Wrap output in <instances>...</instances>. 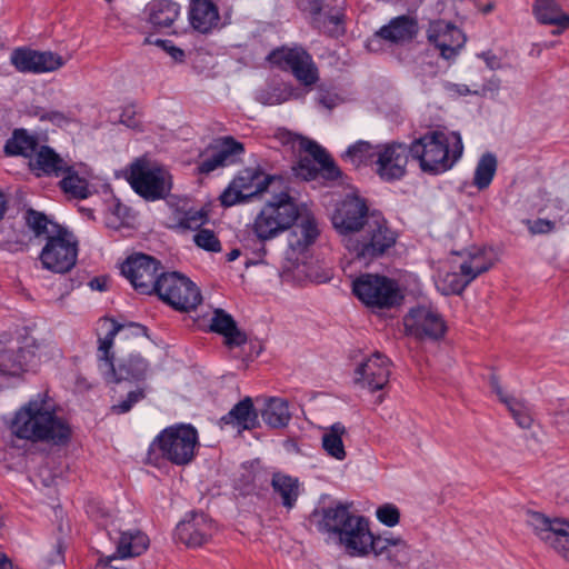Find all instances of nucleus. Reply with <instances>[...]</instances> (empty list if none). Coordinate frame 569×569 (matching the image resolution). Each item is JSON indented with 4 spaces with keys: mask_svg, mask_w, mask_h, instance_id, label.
<instances>
[{
    "mask_svg": "<svg viewBox=\"0 0 569 569\" xmlns=\"http://www.w3.org/2000/svg\"><path fill=\"white\" fill-rule=\"evenodd\" d=\"M7 442L24 452L46 451L52 446H64L71 438L72 429H9Z\"/></svg>",
    "mask_w": 569,
    "mask_h": 569,
    "instance_id": "16",
    "label": "nucleus"
},
{
    "mask_svg": "<svg viewBox=\"0 0 569 569\" xmlns=\"http://www.w3.org/2000/svg\"><path fill=\"white\" fill-rule=\"evenodd\" d=\"M258 410L251 397L247 396L237 402L221 421L224 425H236L237 427H249V423L258 422Z\"/></svg>",
    "mask_w": 569,
    "mask_h": 569,
    "instance_id": "43",
    "label": "nucleus"
},
{
    "mask_svg": "<svg viewBox=\"0 0 569 569\" xmlns=\"http://www.w3.org/2000/svg\"><path fill=\"white\" fill-rule=\"evenodd\" d=\"M273 491L279 493L282 500V505L291 509L299 497V481L297 478L283 475L274 473L271 480Z\"/></svg>",
    "mask_w": 569,
    "mask_h": 569,
    "instance_id": "46",
    "label": "nucleus"
},
{
    "mask_svg": "<svg viewBox=\"0 0 569 569\" xmlns=\"http://www.w3.org/2000/svg\"><path fill=\"white\" fill-rule=\"evenodd\" d=\"M479 58H481L486 66L490 70H498L501 68V60L500 58L495 54L492 51H485L478 54Z\"/></svg>",
    "mask_w": 569,
    "mask_h": 569,
    "instance_id": "60",
    "label": "nucleus"
},
{
    "mask_svg": "<svg viewBox=\"0 0 569 569\" xmlns=\"http://www.w3.org/2000/svg\"><path fill=\"white\" fill-rule=\"evenodd\" d=\"M146 397V388L139 387L136 390L128 392L127 397L111 407L112 412L122 415L128 412L136 403L143 400Z\"/></svg>",
    "mask_w": 569,
    "mask_h": 569,
    "instance_id": "52",
    "label": "nucleus"
},
{
    "mask_svg": "<svg viewBox=\"0 0 569 569\" xmlns=\"http://www.w3.org/2000/svg\"><path fill=\"white\" fill-rule=\"evenodd\" d=\"M198 441L197 429H162L150 443L146 463L160 467L163 460L177 466L191 462Z\"/></svg>",
    "mask_w": 569,
    "mask_h": 569,
    "instance_id": "7",
    "label": "nucleus"
},
{
    "mask_svg": "<svg viewBox=\"0 0 569 569\" xmlns=\"http://www.w3.org/2000/svg\"><path fill=\"white\" fill-rule=\"evenodd\" d=\"M377 146H372L367 141H357L350 146L343 153L346 161H349L355 167L362 164H375Z\"/></svg>",
    "mask_w": 569,
    "mask_h": 569,
    "instance_id": "49",
    "label": "nucleus"
},
{
    "mask_svg": "<svg viewBox=\"0 0 569 569\" xmlns=\"http://www.w3.org/2000/svg\"><path fill=\"white\" fill-rule=\"evenodd\" d=\"M532 12L541 24L569 28V13L563 12L555 0H536Z\"/></svg>",
    "mask_w": 569,
    "mask_h": 569,
    "instance_id": "38",
    "label": "nucleus"
},
{
    "mask_svg": "<svg viewBox=\"0 0 569 569\" xmlns=\"http://www.w3.org/2000/svg\"><path fill=\"white\" fill-rule=\"evenodd\" d=\"M418 21L410 16H399L389 21L379 31L378 36L393 43L411 41L418 33Z\"/></svg>",
    "mask_w": 569,
    "mask_h": 569,
    "instance_id": "35",
    "label": "nucleus"
},
{
    "mask_svg": "<svg viewBox=\"0 0 569 569\" xmlns=\"http://www.w3.org/2000/svg\"><path fill=\"white\" fill-rule=\"evenodd\" d=\"M67 166L68 162L48 146H41L37 149L29 161V167L37 177L59 178L63 174Z\"/></svg>",
    "mask_w": 569,
    "mask_h": 569,
    "instance_id": "30",
    "label": "nucleus"
},
{
    "mask_svg": "<svg viewBox=\"0 0 569 569\" xmlns=\"http://www.w3.org/2000/svg\"><path fill=\"white\" fill-rule=\"evenodd\" d=\"M63 560H64L63 547H62L61 542H58L54 546V550H53L52 555L50 557H48L46 559V561H47V565L51 566V565L62 563Z\"/></svg>",
    "mask_w": 569,
    "mask_h": 569,
    "instance_id": "63",
    "label": "nucleus"
},
{
    "mask_svg": "<svg viewBox=\"0 0 569 569\" xmlns=\"http://www.w3.org/2000/svg\"><path fill=\"white\" fill-rule=\"evenodd\" d=\"M188 18L191 27L201 33L211 31L220 19L213 0H190Z\"/></svg>",
    "mask_w": 569,
    "mask_h": 569,
    "instance_id": "32",
    "label": "nucleus"
},
{
    "mask_svg": "<svg viewBox=\"0 0 569 569\" xmlns=\"http://www.w3.org/2000/svg\"><path fill=\"white\" fill-rule=\"evenodd\" d=\"M398 234L380 216H370L356 237L345 240L346 249L366 264L386 254L397 242Z\"/></svg>",
    "mask_w": 569,
    "mask_h": 569,
    "instance_id": "6",
    "label": "nucleus"
},
{
    "mask_svg": "<svg viewBox=\"0 0 569 569\" xmlns=\"http://www.w3.org/2000/svg\"><path fill=\"white\" fill-rule=\"evenodd\" d=\"M347 429H327L321 437L322 449L328 456L337 460H343L347 456L343 437Z\"/></svg>",
    "mask_w": 569,
    "mask_h": 569,
    "instance_id": "50",
    "label": "nucleus"
},
{
    "mask_svg": "<svg viewBox=\"0 0 569 569\" xmlns=\"http://www.w3.org/2000/svg\"><path fill=\"white\" fill-rule=\"evenodd\" d=\"M500 79L497 77H493L489 79L480 90H473V94L477 96H485L487 92H498L500 89Z\"/></svg>",
    "mask_w": 569,
    "mask_h": 569,
    "instance_id": "61",
    "label": "nucleus"
},
{
    "mask_svg": "<svg viewBox=\"0 0 569 569\" xmlns=\"http://www.w3.org/2000/svg\"><path fill=\"white\" fill-rule=\"evenodd\" d=\"M156 44L161 47L176 62L184 60V51L176 47L170 40H157Z\"/></svg>",
    "mask_w": 569,
    "mask_h": 569,
    "instance_id": "57",
    "label": "nucleus"
},
{
    "mask_svg": "<svg viewBox=\"0 0 569 569\" xmlns=\"http://www.w3.org/2000/svg\"><path fill=\"white\" fill-rule=\"evenodd\" d=\"M409 156L411 157L410 144L396 141L377 144L376 173L386 182L402 179L407 173Z\"/></svg>",
    "mask_w": 569,
    "mask_h": 569,
    "instance_id": "19",
    "label": "nucleus"
},
{
    "mask_svg": "<svg viewBox=\"0 0 569 569\" xmlns=\"http://www.w3.org/2000/svg\"><path fill=\"white\" fill-rule=\"evenodd\" d=\"M157 295L163 302L179 311L193 310L202 300L197 284L177 271L161 273Z\"/></svg>",
    "mask_w": 569,
    "mask_h": 569,
    "instance_id": "11",
    "label": "nucleus"
},
{
    "mask_svg": "<svg viewBox=\"0 0 569 569\" xmlns=\"http://www.w3.org/2000/svg\"><path fill=\"white\" fill-rule=\"evenodd\" d=\"M458 254L461 258L459 269L475 274V279L493 266L492 251L486 248L472 247Z\"/></svg>",
    "mask_w": 569,
    "mask_h": 569,
    "instance_id": "37",
    "label": "nucleus"
},
{
    "mask_svg": "<svg viewBox=\"0 0 569 569\" xmlns=\"http://www.w3.org/2000/svg\"><path fill=\"white\" fill-rule=\"evenodd\" d=\"M161 269V263L158 260L143 253L130 256L121 264V273L134 290L142 295L157 293Z\"/></svg>",
    "mask_w": 569,
    "mask_h": 569,
    "instance_id": "13",
    "label": "nucleus"
},
{
    "mask_svg": "<svg viewBox=\"0 0 569 569\" xmlns=\"http://www.w3.org/2000/svg\"><path fill=\"white\" fill-rule=\"evenodd\" d=\"M24 220L37 238L46 237V240L53 234V230L64 229V227L51 221L44 213L33 209L26 211Z\"/></svg>",
    "mask_w": 569,
    "mask_h": 569,
    "instance_id": "47",
    "label": "nucleus"
},
{
    "mask_svg": "<svg viewBox=\"0 0 569 569\" xmlns=\"http://www.w3.org/2000/svg\"><path fill=\"white\" fill-rule=\"evenodd\" d=\"M89 286L93 290L104 291L107 290V281L102 278H93L90 280Z\"/></svg>",
    "mask_w": 569,
    "mask_h": 569,
    "instance_id": "64",
    "label": "nucleus"
},
{
    "mask_svg": "<svg viewBox=\"0 0 569 569\" xmlns=\"http://www.w3.org/2000/svg\"><path fill=\"white\" fill-rule=\"evenodd\" d=\"M342 99L340 96L336 92H332L330 90H326L322 87L318 90V102L326 109H333L338 104H340Z\"/></svg>",
    "mask_w": 569,
    "mask_h": 569,
    "instance_id": "56",
    "label": "nucleus"
},
{
    "mask_svg": "<svg viewBox=\"0 0 569 569\" xmlns=\"http://www.w3.org/2000/svg\"><path fill=\"white\" fill-rule=\"evenodd\" d=\"M391 361L381 352L363 358L353 370L355 383L369 392L382 391L389 383Z\"/></svg>",
    "mask_w": 569,
    "mask_h": 569,
    "instance_id": "20",
    "label": "nucleus"
},
{
    "mask_svg": "<svg viewBox=\"0 0 569 569\" xmlns=\"http://www.w3.org/2000/svg\"><path fill=\"white\" fill-rule=\"evenodd\" d=\"M210 151H214L217 159L222 167H229L237 163L244 154V146L232 136L220 137L210 146Z\"/></svg>",
    "mask_w": 569,
    "mask_h": 569,
    "instance_id": "42",
    "label": "nucleus"
},
{
    "mask_svg": "<svg viewBox=\"0 0 569 569\" xmlns=\"http://www.w3.org/2000/svg\"><path fill=\"white\" fill-rule=\"evenodd\" d=\"M473 280L475 274L466 273L459 269V271H450L440 277L437 282V287L443 295H459Z\"/></svg>",
    "mask_w": 569,
    "mask_h": 569,
    "instance_id": "48",
    "label": "nucleus"
},
{
    "mask_svg": "<svg viewBox=\"0 0 569 569\" xmlns=\"http://www.w3.org/2000/svg\"><path fill=\"white\" fill-rule=\"evenodd\" d=\"M40 118L41 120L50 121L51 123L59 127L68 124L71 120V118L68 114L58 110L47 111Z\"/></svg>",
    "mask_w": 569,
    "mask_h": 569,
    "instance_id": "58",
    "label": "nucleus"
},
{
    "mask_svg": "<svg viewBox=\"0 0 569 569\" xmlns=\"http://www.w3.org/2000/svg\"><path fill=\"white\" fill-rule=\"evenodd\" d=\"M128 181L134 192L148 201L166 198L172 188L170 172L147 158H139L131 163Z\"/></svg>",
    "mask_w": 569,
    "mask_h": 569,
    "instance_id": "8",
    "label": "nucleus"
},
{
    "mask_svg": "<svg viewBox=\"0 0 569 569\" xmlns=\"http://www.w3.org/2000/svg\"><path fill=\"white\" fill-rule=\"evenodd\" d=\"M319 228L316 219L311 216H306L288 234V249L286 251V259L292 264L298 267L307 260V251L315 243L319 237Z\"/></svg>",
    "mask_w": 569,
    "mask_h": 569,
    "instance_id": "24",
    "label": "nucleus"
},
{
    "mask_svg": "<svg viewBox=\"0 0 569 569\" xmlns=\"http://www.w3.org/2000/svg\"><path fill=\"white\" fill-rule=\"evenodd\" d=\"M371 552L376 556H385L395 567L406 566L410 561V547L400 537L377 536Z\"/></svg>",
    "mask_w": 569,
    "mask_h": 569,
    "instance_id": "29",
    "label": "nucleus"
},
{
    "mask_svg": "<svg viewBox=\"0 0 569 569\" xmlns=\"http://www.w3.org/2000/svg\"><path fill=\"white\" fill-rule=\"evenodd\" d=\"M298 218L299 208L295 199L288 191H280L264 202L248 227L260 242H266L290 229Z\"/></svg>",
    "mask_w": 569,
    "mask_h": 569,
    "instance_id": "4",
    "label": "nucleus"
},
{
    "mask_svg": "<svg viewBox=\"0 0 569 569\" xmlns=\"http://www.w3.org/2000/svg\"><path fill=\"white\" fill-rule=\"evenodd\" d=\"M296 174L305 180H313L318 177V168L309 158H301L295 167Z\"/></svg>",
    "mask_w": 569,
    "mask_h": 569,
    "instance_id": "55",
    "label": "nucleus"
},
{
    "mask_svg": "<svg viewBox=\"0 0 569 569\" xmlns=\"http://www.w3.org/2000/svg\"><path fill=\"white\" fill-rule=\"evenodd\" d=\"M213 521L203 512H190L177 527L176 537L188 547H200L214 533Z\"/></svg>",
    "mask_w": 569,
    "mask_h": 569,
    "instance_id": "26",
    "label": "nucleus"
},
{
    "mask_svg": "<svg viewBox=\"0 0 569 569\" xmlns=\"http://www.w3.org/2000/svg\"><path fill=\"white\" fill-rule=\"evenodd\" d=\"M429 43L439 50L445 60H455L466 44V36L453 23L445 20H435L427 30Z\"/></svg>",
    "mask_w": 569,
    "mask_h": 569,
    "instance_id": "22",
    "label": "nucleus"
},
{
    "mask_svg": "<svg viewBox=\"0 0 569 569\" xmlns=\"http://www.w3.org/2000/svg\"><path fill=\"white\" fill-rule=\"evenodd\" d=\"M122 329L111 318L104 317L98 321V368L108 382H120L122 380L142 381L151 373L149 362L140 355H129L119 366H114V353L112 347L114 338Z\"/></svg>",
    "mask_w": 569,
    "mask_h": 569,
    "instance_id": "2",
    "label": "nucleus"
},
{
    "mask_svg": "<svg viewBox=\"0 0 569 569\" xmlns=\"http://www.w3.org/2000/svg\"><path fill=\"white\" fill-rule=\"evenodd\" d=\"M53 347L38 342L33 337L11 339L0 337V377H16L33 370L51 359Z\"/></svg>",
    "mask_w": 569,
    "mask_h": 569,
    "instance_id": "3",
    "label": "nucleus"
},
{
    "mask_svg": "<svg viewBox=\"0 0 569 569\" xmlns=\"http://www.w3.org/2000/svg\"><path fill=\"white\" fill-rule=\"evenodd\" d=\"M410 150L422 172L438 176L460 161L465 146L460 132L438 127L415 138Z\"/></svg>",
    "mask_w": 569,
    "mask_h": 569,
    "instance_id": "1",
    "label": "nucleus"
},
{
    "mask_svg": "<svg viewBox=\"0 0 569 569\" xmlns=\"http://www.w3.org/2000/svg\"><path fill=\"white\" fill-rule=\"evenodd\" d=\"M352 293L372 313L402 305L405 295L399 282L379 273H362L352 281Z\"/></svg>",
    "mask_w": 569,
    "mask_h": 569,
    "instance_id": "5",
    "label": "nucleus"
},
{
    "mask_svg": "<svg viewBox=\"0 0 569 569\" xmlns=\"http://www.w3.org/2000/svg\"><path fill=\"white\" fill-rule=\"evenodd\" d=\"M377 518L378 520L388 526L393 527L399 522L400 512L399 509L391 503H386L377 509Z\"/></svg>",
    "mask_w": 569,
    "mask_h": 569,
    "instance_id": "53",
    "label": "nucleus"
},
{
    "mask_svg": "<svg viewBox=\"0 0 569 569\" xmlns=\"http://www.w3.org/2000/svg\"><path fill=\"white\" fill-rule=\"evenodd\" d=\"M220 168L223 167L217 159L214 151H210L209 154L202 156L197 162V171L200 174H209Z\"/></svg>",
    "mask_w": 569,
    "mask_h": 569,
    "instance_id": "54",
    "label": "nucleus"
},
{
    "mask_svg": "<svg viewBox=\"0 0 569 569\" xmlns=\"http://www.w3.org/2000/svg\"><path fill=\"white\" fill-rule=\"evenodd\" d=\"M497 169L498 160L496 154L485 152L476 164L472 184L480 191L488 189L496 176Z\"/></svg>",
    "mask_w": 569,
    "mask_h": 569,
    "instance_id": "45",
    "label": "nucleus"
},
{
    "mask_svg": "<svg viewBox=\"0 0 569 569\" xmlns=\"http://www.w3.org/2000/svg\"><path fill=\"white\" fill-rule=\"evenodd\" d=\"M257 402H262L260 415L268 427H288L292 412L287 399L281 397L261 396Z\"/></svg>",
    "mask_w": 569,
    "mask_h": 569,
    "instance_id": "34",
    "label": "nucleus"
},
{
    "mask_svg": "<svg viewBox=\"0 0 569 569\" xmlns=\"http://www.w3.org/2000/svg\"><path fill=\"white\" fill-rule=\"evenodd\" d=\"M210 330L222 336L228 348L241 347L247 342V335L241 331L231 315L216 309L210 322Z\"/></svg>",
    "mask_w": 569,
    "mask_h": 569,
    "instance_id": "33",
    "label": "nucleus"
},
{
    "mask_svg": "<svg viewBox=\"0 0 569 569\" xmlns=\"http://www.w3.org/2000/svg\"><path fill=\"white\" fill-rule=\"evenodd\" d=\"M10 62L22 73H46L52 72L64 66L61 56L51 51H37L30 48L20 47L10 54Z\"/></svg>",
    "mask_w": 569,
    "mask_h": 569,
    "instance_id": "23",
    "label": "nucleus"
},
{
    "mask_svg": "<svg viewBox=\"0 0 569 569\" xmlns=\"http://www.w3.org/2000/svg\"><path fill=\"white\" fill-rule=\"evenodd\" d=\"M59 180V188L69 198L83 200L92 194V172L83 163L69 164L63 170Z\"/></svg>",
    "mask_w": 569,
    "mask_h": 569,
    "instance_id": "27",
    "label": "nucleus"
},
{
    "mask_svg": "<svg viewBox=\"0 0 569 569\" xmlns=\"http://www.w3.org/2000/svg\"><path fill=\"white\" fill-rule=\"evenodd\" d=\"M356 515L351 513L347 505L337 503L321 510L319 529L339 535Z\"/></svg>",
    "mask_w": 569,
    "mask_h": 569,
    "instance_id": "39",
    "label": "nucleus"
},
{
    "mask_svg": "<svg viewBox=\"0 0 569 569\" xmlns=\"http://www.w3.org/2000/svg\"><path fill=\"white\" fill-rule=\"evenodd\" d=\"M268 60L282 70L291 71L305 87H311L319 80V71L311 54L301 46L274 49Z\"/></svg>",
    "mask_w": 569,
    "mask_h": 569,
    "instance_id": "12",
    "label": "nucleus"
},
{
    "mask_svg": "<svg viewBox=\"0 0 569 569\" xmlns=\"http://www.w3.org/2000/svg\"><path fill=\"white\" fill-rule=\"evenodd\" d=\"M194 243L207 251L219 252L221 243L213 231L209 229H199L193 236Z\"/></svg>",
    "mask_w": 569,
    "mask_h": 569,
    "instance_id": "51",
    "label": "nucleus"
},
{
    "mask_svg": "<svg viewBox=\"0 0 569 569\" xmlns=\"http://www.w3.org/2000/svg\"><path fill=\"white\" fill-rule=\"evenodd\" d=\"M490 387L500 401L507 406L519 427H529L532 423L530 408L525 402L506 395L495 376L490 378Z\"/></svg>",
    "mask_w": 569,
    "mask_h": 569,
    "instance_id": "41",
    "label": "nucleus"
},
{
    "mask_svg": "<svg viewBox=\"0 0 569 569\" xmlns=\"http://www.w3.org/2000/svg\"><path fill=\"white\" fill-rule=\"evenodd\" d=\"M38 149V139L26 129H16L12 136L6 141L3 151L6 156H21L30 158Z\"/></svg>",
    "mask_w": 569,
    "mask_h": 569,
    "instance_id": "40",
    "label": "nucleus"
},
{
    "mask_svg": "<svg viewBox=\"0 0 569 569\" xmlns=\"http://www.w3.org/2000/svg\"><path fill=\"white\" fill-rule=\"evenodd\" d=\"M208 221V213L203 209L190 208L188 210L174 209L170 216L169 227L174 230H198Z\"/></svg>",
    "mask_w": 569,
    "mask_h": 569,
    "instance_id": "44",
    "label": "nucleus"
},
{
    "mask_svg": "<svg viewBox=\"0 0 569 569\" xmlns=\"http://www.w3.org/2000/svg\"><path fill=\"white\" fill-rule=\"evenodd\" d=\"M407 335L419 339L438 340L446 332V322L441 315L430 306L411 308L403 317Z\"/></svg>",
    "mask_w": 569,
    "mask_h": 569,
    "instance_id": "21",
    "label": "nucleus"
},
{
    "mask_svg": "<svg viewBox=\"0 0 569 569\" xmlns=\"http://www.w3.org/2000/svg\"><path fill=\"white\" fill-rule=\"evenodd\" d=\"M259 100L264 104L276 106V104H280V103L284 102L287 100V98L282 97L281 93H277V92H272V93L262 92L259 96Z\"/></svg>",
    "mask_w": 569,
    "mask_h": 569,
    "instance_id": "62",
    "label": "nucleus"
},
{
    "mask_svg": "<svg viewBox=\"0 0 569 569\" xmlns=\"http://www.w3.org/2000/svg\"><path fill=\"white\" fill-rule=\"evenodd\" d=\"M53 231V234L46 240L39 260L43 269L63 274L77 263L79 242L67 228Z\"/></svg>",
    "mask_w": 569,
    "mask_h": 569,
    "instance_id": "9",
    "label": "nucleus"
},
{
    "mask_svg": "<svg viewBox=\"0 0 569 569\" xmlns=\"http://www.w3.org/2000/svg\"><path fill=\"white\" fill-rule=\"evenodd\" d=\"M10 427H68L57 416L54 405L47 392H39L23 405L11 420Z\"/></svg>",
    "mask_w": 569,
    "mask_h": 569,
    "instance_id": "14",
    "label": "nucleus"
},
{
    "mask_svg": "<svg viewBox=\"0 0 569 569\" xmlns=\"http://www.w3.org/2000/svg\"><path fill=\"white\" fill-rule=\"evenodd\" d=\"M150 540L141 530L119 531L116 539V552L107 558L104 567L112 569L108 563L113 559L133 558L142 555L149 548Z\"/></svg>",
    "mask_w": 569,
    "mask_h": 569,
    "instance_id": "28",
    "label": "nucleus"
},
{
    "mask_svg": "<svg viewBox=\"0 0 569 569\" xmlns=\"http://www.w3.org/2000/svg\"><path fill=\"white\" fill-rule=\"evenodd\" d=\"M555 229V223L547 219H537L530 222L529 230L533 234L548 233Z\"/></svg>",
    "mask_w": 569,
    "mask_h": 569,
    "instance_id": "59",
    "label": "nucleus"
},
{
    "mask_svg": "<svg viewBox=\"0 0 569 569\" xmlns=\"http://www.w3.org/2000/svg\"><path fill=\"white\" fill-rule=\"evenodd\" d=\"M300 147L318 163V176L328 181H336L342 177V172L332 157L318 142L303 138Z\"/></svg>",
    "mask_w": 569,
    "mask_h": 569,
    "instance_id": "36",
    "label": "nucleus"
},
{
    "mask_svg": "<svg viewBox=\"0 0 569 569\" xmlns=\"http://www.w3.org/2000/svg\"><path fill=\"white\" fill-rule=\"evenodd\" d=\"M282 181L279 176L263 174L260 168H244L232 179L221 193L220 201L224 207L246 203L250 198L266 192L273 182Z\"/></svg>",
    "mask_w": 569,
    "mask_h": 569,
    "instance_id": "10",
    "label": "nucleus"
},
{
    "mask_svg": "<svg viewBox=\"0 0 569 569\" xmlns=\"http://www.w3.org/2000/svg\"><path fill=\"white\" fill-rule=\"evenodd\" d=\"M369 218L365 200L349 194L337 202L331 214V222L345 241L349 237H356Z\"/></svg>",
    "mask_w": 569,
    "mask_h": 569,
    "instance_id": "18",
    "label": "nucleus"
},
{
    "mask_svg": "<svg viewBox=\"0 0 569 569\" xmlns=\"http://www.w3.org/2000/svg\"><path fill=\"white\" fill-rule=\"evenodd\" d=\"M144 13L156 29H171L180 18L181 7L172 0H152L147 4Z\"/></svg>",
    "mask_w": 569,
    "mask_h": 569,
    "instance_id": "31",
    "label": "nucleus"
},
{
    "mask_svg": "<svg viewBox=\"0 0 569 569\" xmlns=\"http://www.w3.org/2000/svg\"><path fill=\"white\" fill-rule=\"evenodd\" d=\"M338 536L348 553L357 557L371 553L377 537L370 531L368 519L357 515Z\"/></svg>",
    "mask_w": 569,
    "mask_h": 569,
    "instance_id": "25",
    "label": "nucleus"
},
{
    "mask_svg": "<svg viewBox=\"0 0 569 569\" xmlns=\"http://www.w3.org/2000/svg\"><path fill=\"white\" fill-rule=\"evenodd\" d=\"M526 522L533 533L569 561V521L550 519L538 511H527Z\"/></svg>",
    "mask_w": 569,
    "mask_h": 569,
    "instance_id": "15",
    "label": "nucleus"
},
{
    "mask_svg": "<svg viewBox=\"0 0 569 569\" xmlns=\"http://www.w3.org/2000/svg\"><path fill=\"white\" fill-rule=\"evenodd\" d=\"M301 7L310 16L312 24L323 33H343L347 0H302Z\"/></svg>",
    "mask_w": 569,
    "mask_h": 569,
    "instance_id": "17",
    "label": "nucleus"
}]
</instances>
